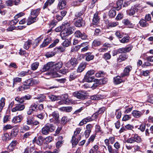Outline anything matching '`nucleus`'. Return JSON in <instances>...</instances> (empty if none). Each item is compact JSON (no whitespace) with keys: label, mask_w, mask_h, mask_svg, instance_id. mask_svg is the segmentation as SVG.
<instances>
[{"label":"nucleus","mask_w":153,"mask_h":153,"mask_svg":"<svg viewBox=\"0 0 153 153\" xmlns=\"http://www.w3.org/2000/svg\"><path fill=\"white\" fill-rule=\"evenodd\" d=\"M62 63L61 62H58L55 64L53 62H50L44 66L41 71L44 72L50 69L51 71V74L53 77H58L59 75L57 72L62 67Z\"/></svg>","instance_id":"f257e3e1"},{"label":"nucleus","mask_w":153,"mask_h":153,"mask_svg":"<svg viewBox=\"0 0 153 153\" xmlns=\"http://www.w3.org/2000/svg\"><path fill=\"white\" fill-rule=\"evenodd\" d=\"M69 24L66 22L64 24H63L61 26L58 27L55 29V31L56 32H59L62 30L61 35L62 36H66L69 35L72 33L71 31L68 30L67 27L69 26Z\"/></svg>","instance_id":"f03ea898"},{"label":"nucleus","mask_w":153,"mask_h":153,"mask_svg":"<svg viewBox=\"0 0 153 153\" xmlns=\"http://www.w3.org/2000/svg\"><path fill=\"white\" fill-rule=\"evenodd\" d=\"M56 129L55 127L52 124H46L42 128L41 130L42 133L44 135H47L49 132H52Z\"/></svg>","instance_id":"7ed1b4c3"},{"label":"nucleus","mask_w":153,"mask_h":153,"mask_svg":"<svg viewBox=\"0 0 153 153\" xmlns=\"http://www.w3.org/2000/svg\"><path fill=\"white\" fill-rule=\"evenodd\" d=\"M73 95L77 99L82 100H84L86 96V92L84 91H80L74 92Z\"/></svg>","instance_id":"20e7f679"},{"label":"nucleus","mask_w":153,"mask_h":153,"mask_svg":"<svg viewBox=\"0 0 153 153\" xmlns=\"http://www.w3.org/2000/svg\"><path fill=\"white\" fill-rule=\"evenodd\" d=\"M50 117V121L51 122H58L59 120V113L57 111H54L49 115Z\"/></svg>","instance_id":"39448f33"},{"label":"nucleus","mask_w":153,"mask_h":153,"mask_svg":"<svg viewBox=\"0 0 153 153\" xmlns=\"http://www.w3.org/2000/svg\"><path fill=\"white\" fill-rule=\"evenodd\" d=\"M77 64L78 62L76 58H71L69 62H68L66 63L65 66L68 68H70L71 65L75 66Z\"/></svg>","instance_id":"423d86ee"},{"label":"nucleus","mask_w":153,"mask_h":153,"mask_svg":"<svg viewBox=\"0 0 153 153\" xmlns=\"http://www.w3.org/2000/svg\"><path fill=\"white\" fill-rule=\"evenodd\" d=\"M132 69V67L130 65H128L124 69L123 72L121 74V76L123 77L129 75L130 72Z\"/></svg>","instance_id":"0eeeda50"},{"label":"nucleus","mask_w":153,"mask_h":153,"mask_svg":"<svg viewBox=\"0 0 153 153\" xmlns=\"http://www.w3.org/2000/svg\"><path fill=\"white\" fill-rule=\"evenodd\" d=\"M25 106L24 105L17 104L15 105V107L12 109V112H15L17 111H21L24 109Z\"/></svg>","instance_id":"6e6552de"},{"label":"nucleus","mask_w":153,"mask_h":153,"mask_svg":"<svg viewBox=\"0 0 153 153\" xmlns=\"http://www.w3.org/2000/svg\"><path fill=\"white\" fill-rule=\"evenodd\" d=\"M80 139L81 137L80 136H75L74 135L72 136L71 141L73 146H76L80 140Z\"/></svg>","instance_id":"1a4fd4ad"},{"label":"nucleus","mask_w":153,"mask_h":153,"mask_svg":"<svg viewBox=\"0 0 153 153\" xmlns=\"http://www.w3.org/2000/svg\"><path fill=\"white\" fill-rule=\"evenodd\" d=\"M75 36L78 38H81L82 39H87L86 35L84 33H81L79 30H77L74 33Z\"/></svg>","instance_id":"9d476101"},{"label":"nucleus","mask_w":153,"mask_h":153,"mask_svg":"<svg viewBox=\"0 0 153 153\" xmlns=\"http://www.w3.org/2000/svg\"><path fill=\"white\" fill-rule=\"evenodd\" d=\"M40 10V9H37L35 10H32L31 12L30 19H34L39 14Z\"/></svg>","instance_id":"9b49d317"},{"label":"nucleus","mask_w":153,"mask_h":153,"mask_svg":"<svg viewBox=\"0 0 153 153\" xmlns=\"http://www.w3.org/2000/svg\"><path fill=\"white\" fill-rule=\"evenodd\" d=\"M37 108V105L35 103H33L30 106L29 109L27 111V114L28 115H31L33 111L36 110Z\"/></svg>","instance_id":"f8f14e48"},{"label":"nucleus","mask_w":153,"mask_h":153,"mask_svg":"<svg viewBox=\"0 0 153 153\" xmlns=\"http://www.w3.org/2000/svg\"><path fill=\"white\" fill-rule=\"evenodd\" d=\"M25 83H26L27 85L30 86L33 85L37 84L38 83V81L37 80L33 79H29L27 80L25 82Z\"/></svg>","instance_id":"ddd939ff"},{"label":"nucleus","mask_w":153,"mask_h":153,"mask_svg":"<svg viewBox=\"0 0 153 153\" xmlns=\"http://www.w3.org/2000/svg\"><path fill=\"white\" fill-rule=\"evenodd\" d=\"M137 6L136 5H134L131 7L128 12L127 11V12L130 16H132L135 14V12H137Z\"/></svg>","instance_id":"4468645a"},{"label":"nucleus","mask_w":153,"mask_h":153,"mask_svg":"<svg viewBox=\"0 0 153 153\" xmlns=\"http://www.w3.org/2000/svg\"><path fill=\"white\" fill-rule=\"evenodd\" d=\"M94 120L92 117H88L84 119L80 122L79 125L82 126L84 124H86L87 122L91 121Z\"/></svg>","instance_id":"2eb2a0df"},{"label":"nucleus","mask_w":153,"mask_h":153,"mask_svg":"<svg viewBox=\"0 0 153 153\" xmlns=\"http://www.w3.org/2000/svg\"><path fill=\"white\" fill-rule=\"evenodd\" d=\"M144 112L137 110L133 111L132 112V115L135 118H139L143 114Z\"/></svg>","instance_id":"dca6fc26"},{"label":"nucleus","mask_w":153,"mask_h":153,"mask_svg":"<svg viewBox=\"0 0 153 153\" xmlns=\"http://www.w3.org/2000/svg\"><path fill=\"white\" fill-rule=\"evenodd\" d=\"M66 1L64 0H60L59 2L58 6L59 9L62 10L66 6Z\"/></svg>","instance_id":"f3484780"},{"label":"nucleus","mask_w":153,"mask_h":153,"mask_svg":"<svg viewBox=\"0 0 153 153\" xmlns=\"http://www.w3.org/2000/svg\"><path fill=\"white\" fill-rule=\"evenodd\" d=\"M23 117L21 115H19L15 117L12 120V122L14 123L20 122L23 118Z\"/></svg>","instance_id":"a211bd4d"},{"label":"nucleus","mask_w":153,"mask_h":153,"mask_svg":"<svg viewBox=\"0 0 153 153\" xmlns=\"http://www.w3.org/2000/svg\"><path fill=\"white\" fill-rule=\"evenodd\" d=\"M86 66V63L85 62L80 63L77 70V71L78 72L81 73L85 69Z\"/></svg>","instance_id":"6ab92c4d"},{"label":"nucleus","mask_w":153,"mask_h":153,"mask_svg":"<svg viewBox=\"0 0 153 153\" xmlns=\"http://www.w3.org/2000/svg\"><path fill=\"white\" fill-rule=\"evenodd\" d=\"M85 24V21L83 20H77L75 23V25L77 27L84 26Z\"/></svg>","instance_id":"aec40b11"},{"label":"nucleus","mask_w":153,"mask_h":153,"mask_svg":"<svg viewBox=\"0 0 153 153\" xmlns=\"http://www.w3.org/2000/svg\"><path fill=\"white\" fill-rule=\"evenodd\" d=\"M85 59L87 61H89L93 59L94 56L90 52H88L85 54Z\"/></svg>","instance_id":"412c9836"},{"label":"nucleus","mask_w":153,"mask_h":153,"mask_svg":"<svg viewBox=\"0 0 153 153\" xmlns=\"http://www.w3.org/2000/svg\"><path fill=\"white\" fill-rule=\"evenodd\" d=\"M48 97L52 101H55L62 99V97L61 96L53 95L49 96Z\"/></svg>","instance_id":"4be33fe9"},{"label":"nucleus","mask_w":153,"mask_h":153,"mask_svg":"<svg viewBox=\"0 0 153 153\" xmlns=\"http://www.w3.org/2000/svg\"><path fill=\"white\" fill-rule=\"evenodd\" d=\"M29 87V85L24 83V85L18 88L17 90L18 91H22L28 89Z\"/></svg>","instance_id":"5701e85b"},{"label":"nucleus","mask_w":153,"mask_h":153,"mask_svg":"<svg viewBox=\"0 0 153 153\" xmlns=\"http://www.w3.org/2000/svg\"><path fill=\"white\" fill-rule=\"evenodd\" d=\"M62 97H65V99H62L58 103L61 105L64 104H67L68 103L69 101V100L67 99V98L68 97V95H63Z\"/></svg>","instance_id":"b1692460"},{"label":"nucleus","mask_w":153,"mask_h":153,"mask_svg":"<svg viewBox=\"0 0 153 153\" xmlns=\"http://www.w3.org/2000/svg\"><path fill=\"white\" fill-rule=\"evenodd\" d=\"M43 38V37L42 36H40L35 40L34 42H33L32 44L33 45H34V47H35L38 45L39 43L42 40Z\"/></svg>","instance_id":"393cba45"},{"label":"nucleus","mask_w":153,"mask_h":153,"mask_svg":"<svg viewBox=\"0 0 153 153\" xmlns=\"http://www.w3.org/2000/svg\"><path fill=\"white\" fill-rule=\"evenodd\" d=\"M72 108L71 106L62 107L59 108L60 111H65L68 112L71 111L72 110Z\"/></svg>","instance_id":"a878e982"},{"label":"nucleus","mask_w":153,"mask_h":153,"mask_svg":"<svg viewBox=\"0 0 153 153\" xmlns=\"http://www.w3.org/2000/svg\"><path fill=\"white\" fill-rule=\"evenodd\" d=\"M123 3V1L122 0H119L117 2L116 6L115 7L116 10H118L121 7Z\"/></svg>","instance_id":"bb28decb"},{"label":"nucleus","mask_w":153,"mask_h":153,"mask_svg":"<svg viewBox=\"0 0 153 153\" xmlns=\"http://www.w3.org/2000/svg\"><path fill=\"white\" fill-rule=\"evenodd\" d=\"M128 57L126 55H121L117 59V61L119 62H121L126 60L127 59Z\"/></svg>","instance_id":"cd10ccee"},{"label":"nucleus","mask_w":153,"mask_h":153,"mask_svg":"<svg viewBox=\"0 0 153 153\" xmlns=\"http://www.w3.org/2000/svg\"><path fill=\"white\" fill-rule=\"evenodd\" d=\"M133 138L134 142H136L137 143H140L142 141L141 137L137 134H135L133 137Z\"/></svg>","instance_id":"c85d7f7f"},{"label":"nucleus","mask_w":153,"mask_h":153,"mask_svg":"<svg viewBox=\"0 0 153 153\" xmlns=\"http://www.w3.org/2000/svg\"><path fill=\"white\" fill-rule=\"evenodd\" d=\"M84 79L86 82H92L94 79L92 76L87 74L85 75Z\"/></svg>","instance_id":"c756f323"},{"label":"nucleus","mask_w":153,"mask_h":153,"mask_svg":"<svg viewBox=\"0 0 153 153\" xmlns=\"http://www.w3.org/2000/svg\"><path fill=\"white\" fill-rule=\"evenodd\" d=\"M114 83L115 84H118L123 82L120 76H117L114 78Z\"/></svg>","instance_id":"7c9ffc66"},{"label":"nucleus","mask_w":153,"mask_h":153,"mask_svg":"<svg viewBox=\"0 0 153 153\" xmlns=\"http://www.w3.org/2000/svg\"><path fill=\"white\" fill-rule=\"evenodd\" d=\"M55 0H49L47 1L45 3L43 7V9H45L49 5H51L54 1Z\"/></svg>","instance_id":"2f4dec72"},{"label":"nucleus","mask_w":153,"mask_h":153,"mask_svg":"<svg viewBox=\"0 0 153 153\" xmlns=\"http://www.w3.org/2000/svg\"><path fill=\"white\" fill-rule=\"evenodd\" d=\"M5 98L4 97H2L0 100V112H1L5 105Z\"/></svg>","instance_id":"473e14b6"},{"label":"nucleus","mask_w":153,"mask_h":153,"mask_svg":"<svg viewBox=\"0 0 153 153\" xmlns=\"http://www.w3.org/2000/svg\"><path fill=\"white\" fill-rule=\"evenodd\" d=\"M129 39V36H126L123 37L120 40V41L122 43H125L128 42Z\"/></svg>","instance_id":"72a5a7b5"},{"label":"nucleus","mask_w":153,"mask_h":153,"mask_svg":"<svg viewBox=\"0 0 153 153\" xmlns=\"http://www.w3.org/2000/svg\"><path fill=\"white\" fill-rule=\"evenodd\" d=\"M10 139V138L9 134L7 133H5L4 134L2 137V140L3 141H7L9 140Z\"/></svg>","instance_id":"f704fd0d"},{"label":"nucleus","mask_w":153,"mask_h":153,"mask_svg":"<svg viewBox=\"0 0 153 153\" xmlns=\"http://www.w3.org/2000/svg\"><path fill=\"white\" fill-rule=\"evenodd\" d=\"M116 14V12L114 9L111 10L109 12V16L110 18H113L115 16Z\"/></svg>","instance_id":"c9c22d12"},{"label":"nucleus","mask_w":153,"mask_h":153,"mask_svg":"<svg viewBox=\"0 0 153 153\" xmlns=\"http://www.w3.org/2000/svg\"><path fill=\"white\" fill-rule=\"evenodd\" d=\"M39 65V63L38 62H36L33 63L31 66V69L33 71L36 70Z\"/></svg>","instance_id":"e433bc0d"},{"label":"nucleus","mask_w":153,"mask_h":153,"mask_svg":"<svg viewBox=\"0 0 153 153\" xmlns=\"http://www.w3.org/2000/svg\"><path fill=\"white\" fill-rule=\"evenodd\" d=\"M31 43H32L31 40H28L25 42L24 45V48L26 49H28Z\"/></svg>","instance_id":"4c0bfd02"},{"label":"nucleus","mask_w":153,"mask_h":153,"mask_svg":"<svg viewBox=\"0 0 153 153\" xmlns=\"http://www.w3.org/2000/svg\"><path fill=\"white\" fill-rule=\"evenodd\" d=\"M78 77V76L74 73H72L70 74L69 77L70 81H72L76 79Z\"/></svg>","instance_id":"58836bf2"},{"label":"nucleus","mask_w":153,"mask_h":153,"mask_svg":"<svg viewBox=\"0 0 153 153\" xmlns=\"http://www.w3.org/2000/svg\"><path fill=\"white\" fill-rule=\"evenodd\" d=\"M101 45V42L98 39H95L93 42L92 45L93 46L97 47L100 46Z\"/></svg>","instance_id":"ea45409f"},{"label":"nucleus","mask_w":153,"mask_h":153,"mask_svg":"<svg viewBox=\"0 0 153 153\" xmlns=\"http://www.w3.org/2000/svg\"><path fill=\"white\" fill-rule=\"evenodd\" d=\"M124 24L127 26L129 28H131L133 27V25L128 20H124L123 22Z\"/></svg>","instance_id":"a19ab883"},{"label":"nucleus","mask_w":153,"mask_h":153,"mask_svg":"<svg viewBox=\"0 0 153 153\" xmlns=\"http://www.w3.org/2000/svg\"><path fill=\"white\" fill-rule=\"evenodd\" d=\"M55 51L58 52H64L65 51V48L63 47H56L55 49Z\"/></svg>","instance_id":"79ce46f5"},{"label":"nucleus","mask_w":153,"mask_h":153,"mask_svg":"<svg viewBox=\"0 0 153 153\" xmlns=\"http://www.w3.org/2000/svg\"><path fill=\"white\" fill-rule=\"evenodd\" d=\"M146 20H140L139 22L140 25L143 27H146L148 25L146 22Z\"/></svg>","instance_id":"37998d69"},{"label":"nucleus","mask_w":153,"mask_h":153,"mask_svg":"<svg viewBox=\"0 0 153 153\" xmlns=\"http://www.w3.org/2000/svg\"><path fill=\"white\" fill-rule=\"evenodd\" d=\"M108 149L109 153H115L117 151V150L113 149L111 145L108 146Z\"/></svg>","instance_id":"c03bdc74"},{"label":"nucleus","mask_w":153,"mask_h":153,"mask_svg":"<svg viewBox=\"0 0 153 153\" xmlns=\"http://www.w3.org/2000/svg\"><path fill=\"white\" fill-rule=\"evenodd\" d=\"M67 117L66 116H64L61 119V123L62 125H65L67 123Z\"/></svg>","instance_id":"a18cd8bd"},{"label":"nucleus","mask_w":153,"mask_h":153,"mask_svg":"<svg viewBox=\"0 0 153 153\" xmlns=\"http://www.w3.org/2000/svg\"><path fill=\"white\" fill-rule=\"evenodd\" d=\"M15 100L19 103H23L24 102L23 97H20L19 96H18L15 98Z\"/></svg>","instance_id":"49530a36"},{"label":"nucleus","mask_w":153,"mask_h":153,"mask_svg":"<svg viewBox=\"0 0 153 153\" xmlns=\"http://www.w3.org/2000/svg\"><path fill=\"white\" fill-rule=\"evenodd\" d=\"M80 49V46L79 45L72 47L71 49V51L72 52H76L78 51Z\"/></svg>","instance_id":"de8ad7c7"},{"label":"nucleus","mask_w":153,"mask_h":153,"mask_svg":"<svg viewBox=\"0 0 153 153\" xmlns=\"http://www.w3.org/2000/svg\"><path fill=\"white\" fill-rule=\"evenodd\" d=\"M56 53V51L48 53L46 54V56L48 58L54 56Z\"/></svg>","instance_id":"09e8293b"},{"label":"nucleus","mask_w":153,"mask_h":153,"mask_svg":"<svg viewBox=\"0 0 153 153\" xmlns=\"http://www.w3.org/2000/svg\"><path fill=\"white\" fill-rule=\"evenodd\" d=\"M33 118L31 117H28L27 120V124L28 125H30L32 124Z\"/></svg>","instance_id":"8fccbe9b"},{"label":"nucleus","mask_w":153,"mask_h":153,"mask_svg":"<svg viewBox=\"0 0 153 153\" xmlns=\"http://www.w3.org/2000/svg\"><path fill=\"white\" fill-rule=\"evenodd\" d=\"M114 146L116 149H115L117 150V151L120 148V143L117 141L115 143Z\"/></svg>","instance_id":"3c124183"},{"label":"nucleus","mask_w":153,"mask_h":153,"mask_svg":"<svg viewBox=\"0 0 153 153\" xmlns=\"http://www.w3.org/2000/svg\"><path fill=\"white\" fill-rule=\"evenodd\" d=\"M96 134H95L94 135H91L89 139H88V144H89L91 142H93L94 140Z\"/></svg>","instance_id":"603ef678"},{"label":"nucleus","mask_w":153,"mask_h":153,"mask_svg":"<svg viewBox=\"0 0 153 153\" xmlns=\"http://www.w3.org/2000/svg\"><path fill=\"white\" fill-rule=\"evenodd\" d=\"M22 79L18 77H16L13 79V84H15L17 82H19L21 81Z\"/></svg>","instance_id":"864d4df0"},{"label":"nucleus","mask_w":153,"mask_h":153,"mask_svg":"<svg viewBox=\"0 0 153 153\" xmlns=\"http://www.w3.org/2000/svg\"><path fill=\"white\" fill-rule=\"evenodd\" d=\"M76 16L77 17V19L79 18L81 19H82L83 18V17L84 16L83 14L81 12H79L78 13L76 14Z\"/></svg>","instance_id":"5fc2aeb1"},{"label":"nucleus","mask_w":153,"mask_h":153,"mask_svg":"<svg viewBox=\"0 0 153 153\" xmlns=\"http://www.w3.org/2000/svg\"><path fill=\"white\" fill-rule=\"evenodd\" d=\"M70 44V42L68 40H65L63 43L62 45L63 46L67 47Z\"/></svg>","instance_id":"6e6d98bb"},{"label":"nucleus","mask_w":153,"mask_h":153,"mask_svg":"<svg viewBox=\"0 0 153 153\" xmlns=\"http://www.w3.org/2000/svg\"><path fill=\"white\" fill-rule=\"evenodd\" d=\"M118 24V22H112L110 23H109L108 26L109 27H114L117 26Z\"/></svg>","instance_id":"4d7b16f0"},{"label":"nucleus","mask_w":153,"mask_h":153,"mask_svg":"<svg viewBox=\"0 0 153 153\" xmlns=\"http://www.w3.org/2000/svg\"><path fill=\"white\" fill-rule=\"evenodd\" d=\"M115 35L116 36L119 38H121L123 36L122 33L119 31H117L115 33Z\"/></svg>","instance_id":"13d9d810"},{"label":"nucleus","mask_w":153,"mask_h":153,"mask_svg":"<svg viewBox=\"0 0 153 153\" xmlns=\"http://www.w3.org/2000/svg\"><path fill=\"white\" fill-rule=\"evenodd\" d=\"M24 13L22 12L19 13L15 16L14 18L15 19H17L20 18V17L24 16Z\"/></svg>","instance_id":"bf43d9fd"},{"label":"nucleus","mask_w":153,"mask_h":153,"mask_svg":"<svg viewBox=\"0 0 153 153\" xmlns=\"http://www.w3.org/2000/svg\"><path fill=\"white\" fill-rule=\"evenodd\" d=\"M99 23V20H92V22L91 24V26H96Z\"/></svg>","instance_id":"052dcab7"},{"label":"nucleus","mask_w":153,"mask_h":153,"mask_svg":"<svg viewBox=\"0 0 153 153\" xmlns=\"http://www.w3.org/2000/svg\"><path fill=\"white\" fill-rule=\"evenodd\" d=\"M27 74V73L26 72L22 71L19 73L18 75V76L21 77L24 76Z\"/></svg>","instance_id":"680f3d73"},{"label":"nucleus","mask_w":153,"mask_h":153,"mask_svg":"<svg viewBox=\"0 0 153 153\" xmlns=\"http://www.w3.org/2000/svg\"><path fill=\"white\" fill-rule=\"evenodd\" d=\"M63 141H58L56 143V148H59L61 147Z\"/></svg>","instance_id":"e2e57ef3"},{"label":"nucleus","mask_w":153,"mask_h":153,"mask_svg":"<svg viewBox=\"0 0 153 153\" xmlns=\"http://www.w3.org/2000/svg\"><path fill=\"white\" fill-rule=\"evenodd\" d=\"M81 130V129L80 128H76L74 132V135L75 136H80L79 135H78V134H79Z\"/></svg>","instance_id":"0e129e2a"},{"label":"nucleus","mask_w":153,"mask_h":153,"mask_svg":"<svg viewBox=\"0 0 153 153\" xmlns=\"http://www.w3.org/2000/svg\"><path fill=\"white\" fill-rule=\"evenodd\" d=\"M57 22L55 20H52L50 24V26H52L53 27L56 26L57 23Z\"/></svg>","instance_id":"69168bd1"},{"label":"nucleus","mask_w":153,"mask_h":153,"mask_svg":"<svg viewBox=\"0 0 153 153\" xmlns=\"http://www.w3.org/2000/svg\"><path fill=\"white\" fill-rule=\"evenodd\" d=\"M18 20H12L10 22L9 24L11 25H14L18 22Z\"/></svg>","instance_id":"338daca9"},{"label":"nucleus","mask_w":153,"mask_h":153,"mask_svg":"<svg viewBox=\"0 0 153 153\" xmlns=\"http://www.w3.org/2000/svg\"><path fill=\"white\" fill-rule=\"evenodd\" d=\"M111 58V55L108 53H105L104 55V58L105 59H109Z\"/></svg>","instance_id":"774afa93"}]
</instances>
